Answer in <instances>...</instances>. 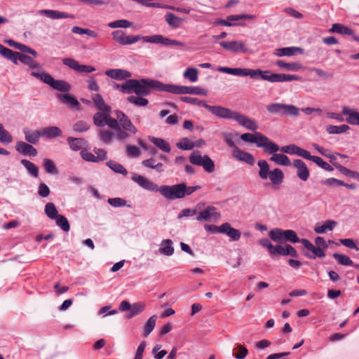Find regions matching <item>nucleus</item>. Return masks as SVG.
Segmentation results:
<instances>
[{"mask_svg":"<svg viewBox=\"0 0 359 359\" xmlns=\"http://www.w3.org/2000/svg\"><path fill=\"white\" fill-rule=\"evenodd\" d=\"M279 151H282L283 153H286L289 154H297V156H301L304 158L307 152V150L304 149L293 144L283 146L280 148Z\"/></svg>","mask_w":359,"mask_h":359,"instance_id":"24","label":"nucleus"},{"mask_svg":"<svg viewBox=\"0 0 359 359\" xmlns=\"http://www.w3.org/2000/svg\"><path fill=\"white\" fill-rule=\"evenodd\" d=\"M304 247L310 251L311 253L307 252L306 253V256L311 259H316V257H325V254L322 249L319 248H316L307 239L303 238L300 241Z\"/></svg>","mask_w":359,"mask_h":359,"instance_id":"15","label":"nucleus"},{"mask_svg":"<svg viewBox=\"0 0 359 359\" xmlns=\"http://www.w3.org/2000/svg\"><path fill=\"white\" fill-rule=\"evenodd\" d=\"M112 39L122 46L135 43L140 40V35H127L123 30L118 29L111 32Z\"/></svg>","mask_w":359,"mask_h":359,"instance_id":"10","label":"nucleus"},{"mask_svg":"<svg viewBox=\"0 0 359 359\" xmlns=\"http://www.w3.org/2000/svg\"><path fill=\"white\" fill-rule=\"evenodd\" d=\"M218 71L234 76H243V68H230L226 67H220L218 68Z\"/></svg>","mask_w":359,"mask_h":359,"instance_id":"57","label":"nucleus"},{"mask_svg":"<svg viewBox=\"0 0 359 359\" xmlns=\"http://www.w3.org/2000/svg\"><path fill=\"white\" fill-rule=\"evenodd\" d=\"M132 180L140 187L149 191L159 192L160 194L168 201H174L184 198L182 184L162 185L158 187L156 183L148 178L137 174H133Z\"/></svg>","mask_w":359,"mask_h":359,"instance_id":"1","label":"nucleus"},{"mask_svg":"<svg viewBox=\"0 0 359 359\" xmlns=\"http://www.w3.org/2000/svg\"><path fill=\"white\" fill-rule=\"evenodd\" d=\"M284 104L282 103H273L266 106V109L270 114L283 115Z\"/></svg>","mask_w":359,"mask_h":359,"instance_id":"50","label":"nucleus"},{"mask_svg":"<svg viewBox=\"0 0 359 359\" xmlns=\"http://www.w3.org/2000/svg\"><path fill=\"white\" fill-rule=\"evenodd\" d=\"M110 111H98L93 116V123L97 127L108 126L110 128H117V121L111 118Z\"/></svg>","mask_w":359,"mask_h":359,"instance_id":"9","label":"nucleus"},{"mask_svg":"<svg viewBox=\"0 0 359 359\" xmlns=\"http://www.w3.org/2000/svg\"><path fill=\"white\" fill-rule=\"evenodd\" d=\"M219 45L225 50L233 53H247L249 52L248 48L241 40L221 41Z\"/></svg>","mask_w":359,"mask_h":359,"instance_id":"12","label":"nucleus"},{"mask_svg":"<svg viewBox=\"0 0 359 359\" xmlns=\"http://www.w3.org/2000/svg\"><path fill=\"white\" fill-rule=\"evenodd\" d=\"M44 211L46 216L50 219H54L59 215L57 210L55 204L53 203H46L45 205Z\"/></svg>","mask_w":359,"mask_h":359,"instance_id":"45","label":"nucleus"},{"mask_svg":"<svg viewBox=\"0 0 359 359\" xmlns=\"http://www.w3.org/2000/svg\"><path fill=\"white\" fill-rule=\"evenodd\" d=\"M232 156L235 159L245 162L250 165H253L255 163V159L250 153L241 150L238 147L232 149Z\"/></svg>","mask_w":359,"mask_h":359,"instance_id":"16","label":"nucleus"},{"mask_svg":"<svg viewBox=\"0 0 359 359\" xmlns=\"http://www.w3.org/2000/svg\"><path fill=\"white\" fill-rule=\"evenodd\" d=\"M133 23L125 19H121L112 21L108 24V27L111 29H116V28H128L131 27Z\"/></svg>","mask_w":359,"mask_h":359,"instance_id":"44","label":"nucleus"},{"mask_svg":"<svg viewBox=\"0 0 359 359\" xmlns=\"http://www.w3.org/2000/svg\"><path fill=\"white\" fill-rule=\"evenodd\" d=\"M124 88H130V93L133 92L137 95L146 96L150 94L151 90L167 92L168 84L150 79H128Z\"/></svg>","mask_w":359,"mask_h":359,"instance_id":"2","label":"nucleus"},{"mask_svg":"<svg viewBox=\"0 0 359 359\" xmlns=\"http://www.w3.org/2000/svg\"><path fill=\"white\" fill-rule=\"evenodd\" d=\"M214 109L215 116L222 118L233 119L248 130L256 131L259 128L257 123L255 120L244 114L233 111L223 107Z\"/></svg>","mask_w":359,"mask_h":359,"instance_id":"4","label":"nucleus"},{"mask_svg":"<svg viewBox=\"0 0 359 359\" xmlns=\"http://www.w3.org/2000/svg\"><path fill=\"white\" fill-rule=\"evenodd\" d=\"M261 137V141L257 147L263 148V150L265 153L273 155L275 153L280 150L279 146L273 142L271 141L266 136L263 135V136Z\"/></svg>","mask_w":359,"mask_h":359,"instance_id":"17","label":"nucleus"},{"mask_svg":"<svg viewBox=\"0 0 359 359\" xmlns=\"http://www.w3.org/2000/svg\"><path fill=\"white\" fill-rule=\"evenodd\" d=\"M105 74L116 80H124L131 76V73L126 69H111L105 72Z\"/></svg>","mask_w":359,"mask_h":359,"instance_id":"22","label":"nucleus"},{"mask_svg":"<svg viewBox=\"0 0 359 359\" xmlns=\"http://www.w3.org/2000/svg\"><path fill=\"white\" fill-rule=\"evenodd\" d=\"M276 65L281 68L291 72H298L303 68V65L299 62H286L283 60H277Z\"/></svg>","mask_w":359,"mask_h":359,"instance_id":"28","label":"nucleus"},{"mask_svg":"<svg viewBox=\"0 0 359 359\" xmlns=\"http://www.w3.org/2000/svg\"><path fill=\"white\" fill-rule=\"evenodd\" d=\"M263 136V134L259 132H255V133H243L241 135L240 137L241 139L248 143H252L255 144L257 147L258 144L260 142V139H262L261 137Z\"/></svg>","mask_w":359,"mask_h":359,"instance_id":"32","label":"nucleus"},{"mask_svg":"<svg viewBox=\"0 0 359 359\" xmlns=\"http://www.w3.org/2000/svg\"><path fill=\"white\" fill-rule=\"evenodd\" d=\"M39 13L51 19L74 18L73 15L55 10H41Z\"/></svg>","mask_w":359,"mask_h":359,"instance_id":"27","label":"nucleus"},{"mask_svg":"<svg viewBox=\"0 0 359 359\" xmlns=\"http://www.w3.org/2000/svg\"><path fill=\"white\" fill-rule=\"evenodd\" d=\"M292 165L296 168V174L299 180L306 182L310 177V171L306 164L301 159L293 161Z\"/></svg>","mask_w":359,"mask_h":359,"instance_id":"14","label":"nucleus"},{"mask_svg":"<svg viewBox=\"0 0 359 359\" xmlns=\"http://www.w3.org/2000/svg\"><path fill=\"white\" fill-rule=\"evenodd\" d=\"M159 252L163 255L171 256L174 253L172 241L170 239L163 240L159 248Z\"/></svg>","mask_w":359,"mask_h":359,"instance_id":"34","label":"nucleus"},{"mask_svg":"<svg viewBox=\"0 0 359 359\" xmlns=\"http://www.w3.org/2000/svg\"><path fill=\"white\" fill-rule=\"evenodd\" d=\"M329 32L337 33L342 35H351L353 36V40L359 41V36L353 35V32L349 27L344 26L342 24L334 23L332 25V27L329 29Z\"/></svg>","mask_w":359,"mask_h":359,"instance_id":"19","label":"nucleus"},{"mask_svg":"<svg viewBox=\"0 0 359 359\" xmlns=\"http://www.w3.org/2000/svg\"><path fill=\"white\" fill-rule=\"evenodd\" d=\"M297 53L302 54L303 49L299 47H285L275 50L274 54L278 57L292 56Z\"/></svg>","mask_w":359,"mask_h":359,"instance_id":"26","label":"nucleus"},{"mask_svg":"<svg viewBox=\"0 0 359 359\" xmlns=\"http://www.w3.org/2000/svg\"><path fill=\"white\" fill-rule=\"evenodd\" d=\"M333 257L337 261V262L341 265H344V266L353 265V261L347 255L335 252L333 254Z\"/></svg>","mask_w":359,"mask_h":359,"instance_id":"51","label":"nucleus"},{"mask_svg":"<svg viewBox=\"0 0 359 359\" xmlns=\"http://www.w3.org/2000/svg\"><path fill=\"white\" fill-rule=\"evenodd\" d=\"M204 207L205 203L201 202L198 203L194 209L184 208L178 215L177 218L181 219L185 217H191L196 215L198 211L201 210V208H203Z\"/></svg>","mask_w":359,"mask_h":359,"instance_id":"35","label":"nucleus"},{"mask_svg":"<svg viewBox=\"0 0 359 359\" xmlns=\"http://www.w3.org/2000/svg\"><path fill=\"white\" fill-rule=\"evenodd\" d=\"M341 114L347 116L346 121L349 124L359 126V111L344 106L342 107Z\"/></svg>","mask_w":359,"mask_h":359,"instance_id":"21","label":"nucleus"},{"mask_svg":"<svg viewBox=\"0 0 359 359\" xmlns=\"http://www.w3.org/2000/svg\"><path fill=\"white\" fill-rule=\"evenodd\" d=\"M176 146L182 150H191L194 148V142L187 137L180 139Z\"/></svg>","mask_w":359,"mask_h":359,"instance_id":"48","label":"nucleus"},{"mask_svg":"<svg viewBox=\"0 0 359 359\" xmlns=\"http://www.w3.org/2000/svg\"><path fill=\"white\" fill-rule=\"evenodd\" d=\"M149 140L156 147L165 153H169L171 150L170 144L165 140L159 137H155L152 136L149 137Z\"/></svg>","mask_w":359,"mask_h":359,"instance_id":"30","label":"nucleus"},{"mask_svg":"<svg viewBox=\"0 0 359 359\" xmlns=\"http://www.w3.org/2000/svg\"><path fill=\"white\" fill-rule=\"evenodd\" d=\"M284 231L279 229L271 230L269 236L274 241H282L284 239Z\"/></svg>","mask_w":359,"mask_h":359,"instance_id":"63","label":"nucleus"},{"mask_svg":"<svg viewBox=\"0 0 359 359\" xmlns=\"http://www.w3.org/2000/svg\"><path fill=\"white\" fill-rule=\"evenodd\" d=\"M271 161L276 163L280 165L290 166L291 165V161L290 158L284 154H276L271 156L269 158Z\"/></svg>","mask_w":359,"mask_h":359,"instance_id":"37","label":"nucleus"},{"mask_svg":"<svg viewBox=\"0 0 359 359\" xmlns=\"http://www.w3.org/2000/svg\"><path fill=\"white\" fill-rule=\"evenodd\" d=\"M189 161L191 164L202 166L207 172L212 173L215 171V163L208 155H202L198 150L194 151L190 156Z\"/></svg>","mask_w":359,"mask_h":359,"instance_id":"6","label":"nucleus"},{"mask_svg":"<svg viewBox=\"0 0 359 359\" xmlns=\"http://www.w3.org/2000/svg\"><path fill=\"white\" fill-rule=\"evenodd\" d=\"M34 76L41 81L48 85L53 89L60 92H69L71 90V85L63 80H55L50 74L34 72Z\"/></svg>","mask_w":359,"mask_h":359,"instance_id":"5","label":"nucleus"},{"mask_svg":"<svg viewBox=\"0 0 359 359\" xmlns=\"http://www.w3.org/2000/svg\"><path fill=\"white\" fill-rule=\"evenodd\" d=\"M43 165L46 172L52 175L57 173V170L53 161L49 158H44L43 161Z\"/></svg>","mask_w":359,"mask_h":359,"instance_id":"53","label":"nucleus"},{"mask_svg":"<svg viewBox=\"0 0 359 359\" xmlns=\"http://www.w3.org/2000/svg\"><path fill=\"white\" fill-rule=\"evenodd\" d=\"M335 167L343 175H344L347 177H351L359 181V172H358L351 170L348 169L347 168H346L341 165H339V164L336 165Z\"/></svg>","mask_w":359,"mask_h":359,"instance_id":"47","label":"nucleus"},{"mask_svg":"<svg viewBox=\"0 0 359 359\" xmlns=\"http://www.w3.org/2000/svg\"><path fill=\"white\" fill-rule=\"evenodd\" d=\"M13 141L11 135L0 123V142L7 144Z\"/></svg>","mask_w":359,"mask_h":359,"instance_id":"56","label":"nucleus"},{"mask_svg":"<svg viewBox=\"0 0 359 359\" xmlns=\"http://www.w3.org/2000/svg\"><path fill=\"white\" fill-rule=\"evenodd\" d=\"M198 71L194 67H188L183 73V76L191 82H196L198 80Z\"/></svg>","mask_w":359,"mask_h":359,"instance_id":"46","label":"nucleus"},{"mask_svg":"<svg viewBox=\"0 0 359 359\" xmlns=\"http://www.w3.org/2000/svg\"><path fill=\"white\" fill-rule=\"evenodd\" d=\"M284 239L285 241H290L292 243H297L301 241L297 237L296 233L293 230H285L284 231Z\"/></svg>","mask_w":359,"mask_h":359,"instance_id":"59","label":"nucleus"},{"mask_svg":"<svg viewBox=\"0 0 359 359\" xmlns=\"http://www.w3.org/2000/svg\"><path fill=\"white\" fill-rule=\"evenodd\" d=\"M95 107L98 111H110L111 107L107 105L103 100V97L100 94H94L91 97Z\"/></svg>","mask_w":359,"mask_h":359,"instance_id":"31","label":"nucleus"},{"mask_svg":"<svg viewBox=\"0 0 359 359\" xmlns=\"http://www.w3.org/2000/svg\"><path fill=\"white\" fill-rule=\"evenodd\" d=\"M37 57L38 53L36 50L24 45V65L30 68L32 76L34 72L45 73L41 65L36 60Z\"/></svg>","mask_w":359,"mask_h":359,"instance_id":"7","label":"nucleus"},{"mask_svg":"<svg viewBox=\"0 0 359 359\" xmlns=\"http://www.w3.org/2000/svg\"><path fill=\"white\" fill-rule=\"evenodd\" d=\"M99 135L101 140L105 143H110L113 138L116 137V133H113L105 129H100L99 130Z\"/></svg>","mask_w":359,"mask_h":359,"instance_id":"55","label":"nucleus"},{"mask_svg":"<svg viewBox=\"0 0 359 359\" xmlns=\"http://www.w3.org/2000/svg\"><path fill=\"white\" fill-rule=\"evenodd\" d=\"M349 130L350 127L346 124H343L341 126L330 125L326 127V131L331 135L344 133Z\"/></svg>","mask_w":359,"mask_h":359,"instance_id":"39","label":"nucleus"},{"mask_svg":"<svg viewBox=\"0 0 359 359\" xmlns=\"http://www.w3.org/2000/svg\"><path fill=\"white\" fill-rule=\"evenodd\" d=\"M182 20V19L177 17L172 13H168L165 15V21L173 28H178Z\"/></svg>","mask_w":359,"mask_h":359,"instance_id":"43","label":"nucleus"},{"mask_svg":"<svg viewBox=\"0 0 359 359\" xmlns=\"http://www.w3.org/2000/svg\"><path fill=\"white\" fill-rule=\"evenodd\" d=\"M222 233L226 234L234 241H238L241 236L240 231L231 227V224L228 222L222 224Z\"/></svg>","mask_w":359,"mask_h":359,"instance_id":"25","label":"nucleus"},{"mask_svg":"<svg viewBox=\"0 0 359 359\" xmlns=\"http://www.w3.org/2000/svg\"><path fill=\"white\" fill-rule=\"evenodd\" d=\"M337 222L334 220H326L323 223H318L314 227L316 233L322 234L332 231L337 226Z\"/></svg>","mask_w":359,"mask_h":359,"instance_id":"23","label":"nucleus"},{"mask_svg":"<svg viewBox=\"0 0 359 359\" xmlns=\"http://www.w3.org/2000/svg\"><path fill=\"white\" fill-rule=\"evenodd\" d=\"M24 167L32 176L34 177H38L39 168L35 164L29 161L24 160Z\"/></svg>","mask_w":359,"mask_h":359,"instance_id":"58","label":"nucleus"},{"mask_svg":"<svg viewBox=\"0 0 359 359\" xmlns=\"http://www.w3.org/2000/svg\"><path fill=\"white\" fill-rule=\"evenodd\" d=\"M157 319V316L154 315L151 316L147 321L146 322L144 326L143 336L144 337H148L150 333L153 331L156 325V321Z\"/></svg>","mask_w":359,"mask_h":359,"instance_id":"40","label":"nucleus"},{"mask_svg":"<svg viewBox=\"0 0 359 359\" xmlns=\"http://www.w3.org/2000/svg\"><path fill=\"white\" fill-rule=\"evenodd\" d=\"M257 166L259 167L258 175L260 179L266 180L268 179V175L271 172L270 166L269 163L266 160H259L257 162Z\"/></svg>","mask_w":359,"mask_h":359,"instance_id":"33","label":"nucleus"},{"mask_svg":"<svg viewBox=\"0 0 359 359\" xmlns=\"http://www.w3.org/2000/svg\"><path fill=\"white\" fill-rule=\"evenodd\" d=\"M42 136L48 138H55L62 135V130L56 126H50L41 129Z\"/></svg>","mask_w":359,"mask_h":359,"instance_id":"36","label":"nucleus"},{"mask_svg":"<svg viewBox=\"0 0 359 359\" xmlns=\"http://www.w3.org/2000/svg\"><path fill=\"white\" fill-rule=\"evenodd\" d=\"M283 114L290 115L292 116H299V109L292 104H284Z\"/></svg>","mask_w":359,"mask_h":359,"instance_id":"62","label":"nucleus"},{"mask_svg":"<svg viewBox=\"0 0 359 359\" xmlns=\"http://www.w3.org/2000/svg\"><path fill=\"white\" fill-rule=\"evenodd\" d=\"M198 213H199L196 217L198 222L215 221L219 219L221 217L220 214L217 212L216 208L212 205L205 206L203 208H201V210H199Z\"/></svg>","mask_w":359,"mask_h":359,"instance_id":"11","label":"nucleus"},{"mask_svg":"<svg viewBox=\"0 0 359 359\" xmlns=\"http://www.w3.org/2000/svg\"><path fill=\"white\" fill-rule=\"evenodd\" d=\"M235 135H238V133H236L233 134L232 133L225 132L222 134L224 140L226 142L228 146L231 147L233 149H234V147H237L233 141V137Z\"/></svg>","mask_w":359,"mask_h":359,"instance_id":"61","label":"nucleus"},{"mask_svg":"<svg viewBox=\"0 0 359 359\" xmlns=\"http://www.w3.org/2000/svg\"><path fill=\"white\" fill-rule=\"evenodd\" d=\"M163 39L164 37L162 35H153V36H141V39L144 42L147 43H163Z\"/></svg>","mask_w":359,"mask_h":359,"instance_id":"60","label":"nucleus"},{"mask_svg":"<svg viewBox=\"0 0 359 359\" xmlns=\"http://www.w3.org/2000/svg\"><path fill=\"white\" fill-rule=\"evenodd\" d=\"M181 100L184 102L191 104H196L198 106H202L205 107L206 109H208L209 111H210L212 114L215 115V113L214 112L215 108H222L221 106H211L208 104L205 101L200 100L196 97H181Z\"/></svg>","mask_w":359,"mask_h":359,"instance_id":"20","label":"nucleus"},{"mask_svg":"<svg viewBox=\"0 0 359 359\" xmlns=\"http://www.w3.org/2000/svg\"><path fill=\"white\" fill-rule=\"evenodd\" d=\"M115 114L116 116L115 119L117 121V128L113 129L116 130V139L124 141L137 133V128L123 112L116 111Z\"/></svg>","mask_w":359,"mask_h":359,"instance_id":"3","label":"nucleus"},{"mask_svg":"<svg viewBox=\"0 0 359 359\" xmlns=\"http://www.w3.org/2000/svg\"><path fill=\"white\" fill-rule=\"evenodd\" d=\"M255 15L249 14L232 15H229L226 20L217 19L215 20V24L221 25L227 27L240 25L236 21L240 20H252L255 19Z\"/></svg>","mask_w":359,"mask_h":359,"instance_id":"13","label":"nucleus"},{"mask_svg":"<svg viewBox=\"0 0 359 359\" xmlns=\"http://www.w3.org/2000/svg\"><path fill=\"white\" fill-rule=\"evenodd\" d=\"M128 101L138 107L147 106L149 103L147 99L142 97V96H130L128 97Z\"/></svg>","mask_w":359,"mask_h":359,"instance_id":"54","label":"nucleus"},{"mask_svg":"<svg viewBox=\"0 0 359 359\" xmlns=\"http://www.w3.org/2000/svg\"><path fill=\"white\" fill-rule=\"evenodd\" d=\"M269 175L268 178L273 185H279L283 183L285 175L280 168H276L271 170Z\"/></svg>","mask_w":359,"mask_h":359,"instance_id":"29","label":"nucleus"},{"mask_svg":"<svg viewBox=\"0 0 359 359\" xmlns=\"http://www.w3.org/2000/svg\"><path fill=\"white\" fill-rule=\"evenodd\" d=\"M126 152L127 156L131 158H137L141 154L140 149L133 145H128L126 148Z\"/></svg>","mask_w":359,"mask_h":359,"instance_id":"64","label":"nucleus"},{"mask_svg":"<svg viewBox=\"0 0 359 359\" xmlns=\"http://www.w3.org/2000/svg\"><path fill=\"white\" fill-rule=\"evenodd\" d=\"M67 142L70 148L74 151H79L86 144L83 138L69 137Z\"/></svg>","mask_w":359,"mask_h":359,"instance_id":"41","label":"nucleus"},{"mask_svg":"<svg viewBox=\"0 0 359 359\" xmlns=\"http://www.w3.org/2000/svg\"><path fill=\"white\" fill-rule=\"evenodd\" d=\"M167 92L177 95L191 94L204 96L208 95L207 90L198 86H185L174 84H168Z\"/></svg>","mask_w":359,"mask_h":359,"instance_id":"8","label":"nucleus"},{"mask_svg":"<svg viewBox=\"0 0 359 359\" xmlns=\"http://www.w3.org/2000/svg\"><path fill=\"white\" fill-rule=\"evenodd\" d=\"M145 309V304L143 302H136L131 305V309L130 311V314L128 318H133L135 316L141 313Z\"/></svg>","mask_w":359,"mask_h":359,"instance_id":"52","label":"nucleus"},{"mask_svg":"<svg viewBox=\"0 0 359 359\" xmlns=\"http://www.w3.org/2000/svg\"><path fill=\"white\" fill-rule=\"evenodd\" d=\"M54 219L55 220L57 226L61 228L64 231L68 232L69 231L70 225L67 219L65 216L59 215Z\"/></svg>","mask_w":359,"mask_h":359,"instance_id":"49","label":"nucleus"},{"mask_svg":"<svg viewBox=\"0 0 359 359\" xmlns=\"http://www.w3.org/2000/svg\"><path fill=\"white\" fill-rule=\"evenodd\" d=\"M26 140L31 144H36L39 140L41 136H42L41 130H27L25 133Z\"/></svg>","mask_w":359,"mask_h":359,"instance_id":"42","label":"nucleus"},{"mask_svg":"<svg viewBox=\"0 0 359 359\" xmlns=\"http://www.w3.org/2000/svg\"><path fill=\"white\" fill-rule=\"evenodd\" d=\"M0 55L15 65H18L19 62H22V55L20 53L13 51L1 44H0Z\"/></svg>","mask_w":359,"mask_h":359,"instance_id":"18","label":"nucleus"},{"mask_svg":"<svg viewBox=\"0 0 359 359\" xmlns=\"http://www.w3.org/2000/svg\"><path fill=\"white\" fill-rule=\"evenodd\" d=\"M56 97L62 103L68 104L72 107H78L80 105L76 97L71 95L70 94H59Z\"/></svg>","mask_w":359,"mask_h":359,"instance_id":"38","label":"nucleus"}]
</instances>
